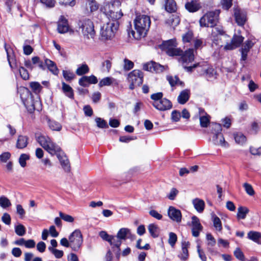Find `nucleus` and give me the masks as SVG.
Wrapping results in <instances>:
<instances>
[{"label": "nucleus", "mask_w": 261, "mask_h": 261, "mask_svg": "<svg viewBox=\"0 0 261 261\" xmlns=\"http://www.w3.org/2000/svg\"><path fill=\"white\" fill-rule=\"evenodd\" d=\"M219 11H211L206 13L199 20L201 27H211V40L216 45H220V40L223 36L224 32L222 27L216 26L218 20Z\"/></svg>", "instance_id": "1"}, {"label": "nucleus", "mask_w": 261, "mask_h": 261, "mask_svg": "<svg viewBox=\"0 0 261 261\" xmlns=\"http://www.w3.org/2000/svg\"><path fill=\"white\" fill-rule=\"evenodd\" d=\"M150 23V18L148 15H137L134 20L135 28L137 34L133 31L131 33L133 37L138 40L142 37H145L149 29Z\"/></svg>", "instance_id": "2"}, {"label": "nucleus", "mask_w": 261, "mask_h": 261, "mask_svg": "<svg viewBox=\"0 0 261 261\" xmlns=\"http://www.w3.org/2000/svg\"><path fill=\"white\" fill-rule=\"evenodd\" d=\"M121 4L119 0L105 3L101 8V11L110 20H112L111 22L118 21L123 16L120 9Z\"/></svg>", "instance_id": "3"}, {"label": "nucleus", "mask_w": 261, "mask_h": 261, "mask_svg": "<svg viewBox=\"0 0 261 261\" xmlns=\"http://www.w3.org/2000/svg\"><path fill=\"white\" fill-rule=\"evenodd\" d=\"M36 139L39 145L51 155H54L60 150V147L46 135H37L36 136Z\"/></svg>", "instance_id": "4"}, {"label": "nucleus", "mask_w": 261, "mask_h": 261, "mask_svg": "<svg viewBox=\"0 0 261 261\" xmlns=\"http://www.w3.org/2000/svg\"><path fill=\"white\" fill-rule=\"evenodd\" d=\"M118 21H110L104 24L100 30V39L103 41L110 40L113 38L118 29Z\"/></svg>", "instance_id": "5"}, {"label": "nucleus", "mask_w": 261, "mask_h": 261, "mask_svg": "<svg viewBox=\"0 0 261 261\" xmlns=\"http://www.w3.org/2000/svg\"><path fill=\"white\" fill-rule=\"evenodd\" d=\"M79 29L81 30L84 37L88 39H93L95 31L93 22L90 19H84L78 22Z\"/></svg>", "instance_id": "6"}, {"label": "nucleus", "mask_w": 261, "mask_h": 261, "mask_svg": "<svg viewBox=\"0 0 261 261\" xmlns=\"http://www.w3.org/2000/svg\"><path fill=\"white\" fill-rule=\"evenodd\" d=\"M177 43L175 38L164 41L161 45L162 48L170 56H180L182 50L177 47Z\"/></svg>", "instance_id": "7"}, {"label": "nucleus", "mask_w": 261, "mask_h": 261, "mask_svg": "<svg viewBox=\"0 0 261 261\" xmlns=\"http://www.w3.org/2000/svg\"><path fill=\"white\" fill-rule=\"evenodd\" d=\"M70 247L72 250L77 251L82 247L83 238L81 231L75 229L69 237Z\"/></svg>", "instance_id": "8"}, {"label": "nucleus", "mask_w": 261, "mask_h": 261, "mask_svg": "<svg viewBox=\"0 0 261 261\" xmlns=\"http://www.w3.org/2000/svg\"><path fill=\"white\" fill-rule=\"evenodd\" d=\"M128 81L130 83L129 89H134L139 86L143 82V72L139 70H134L128 74Z\"/></svg>", "instance_id": "9"}, {"label": "nucleus", "mask_w": 261, "mask_h": 261, "mask_svg": "<svg viewBox=\"0 0 261 261\" xmlns=\"http://www.w3.org/2000/svg\"><path fill=\"white\" fill-rule=\"evenodd\" d=\"M255 42L256 41L255 39L251 38L246 40L242 45V47L240 49V51L241 53V61H245L246 60L248 52L254 46Z\"/></svg>", "instance_id": "10"}, {"label": "nucleus", "mask_w": 261, "mask_h": 261, "mask_svg": "<svg viewBox=\"0 0 261 261\" xmlns=\"http://www.w3.org/2000/svg\"><path fill=\"white\" fill-rule=\"evenodd\" d=\"M63 169L66 172L70 171V165L67 156L60 148V150L55 153Z\"/></svg>", "instance_id": "11"}, {"label": "nucleus", "mask_w": 261, "mask_h": 261, "mask_svg": "<svg viewBox=\"0 0 261 261\" xmlns=\"http://www.w3.org/2000/svg\"><path fill=\"white\" fill-rule=\"evenodd\" d=\"M152 105L156 109L162 111L170 110L172 106L171 102L166 98H162L160 101L153 102Z\"/></svg>", "instance_id": "12"}, {"label": "nucleus", "mask_w": 261, "mask_h": 261, "mask_svg": "<svg viewBox=\"0 0 261 261\" xmlns=\"http://www.w3.org/2000/svg\"><path fill=\"white\" fill-rule=\"evenodd\" d=\"M244 38L241 35H234L231 39V42L226 44L224 46L226 50H232L239 47L243 42Z\"/></svg>", "instance_id": "13"}, {"label": "nucleus", "mask_w": 261, "mask_h": 261, "mask_svg": "<svg viewBox=\"0 0 261 261\" xmlns=\"http://www.w3.org/2000/svg\"><path fill=\"white\" fill-rule=\"evenodd\" d=\"M234 16L236 21L239 25H243L247 20L246 12L239 8L234 9Z\"/></svg>", "instance_id": "14"}, {"label": "nucleus", "mask_w": 261, "mask_h": 261, "mask_svg": "<svg viewBox=\"0 0 261 261\" xmlns=\"http://www.w3.org/2000/svg\"><path fill=\"white\" fill-rule=\"evenodd\" d=\"M143 69L151 72H161L165 69V67L156 62L151 61L143 65Z\"/></svg>", "instance_id": "15"}, {"label": "nucleus", "mask_w": 261, "mask_h": 261, "mask_svg": "<svg viewBox=\"0 0 261 261\" xmlns=\"http://www.w3.org/2000/svg\"><path fill=\"white\" fill-rule=\"evenodd\" d=\"M169 217L174 221L179 223L181 220V214L180 210L173 206H169L168 210Z\"/></svg>", "instance_id": "16"}, {"label": "nucleus", "mask_w": 261, "mask_h": 261, "mask_svg": "<svg viewBox=\"0 0 261 261\" xmlns=\"http://www.w3.org/2000/svg\"><path fill=\"white\" fill-rule=\"evenodd\" d=\"M192 220V235L195 237H197L199 235L200 231L202 230V226L199 222V220L197 217L193 216Z\"/></svg>", "instance_id": "17"}, {"label": "nucleus", "mask_w": 261, "mask_h": 261, "mask_svg": "<svg viewBox=\"0 0 261 261\" xmlns=\"http://www.w3.org/2000/svg\"><path fill=\"white\" fill-rule=\"evenodd\" d=\"M98 82L97 77L91 75L90 76H84L79 79V84L80 85L86 87L90 84H95Z\"/></svg>", "instance_id": "18"}, {"label": "nucleus", "mask_w": 261, "mask_h": 261, "mask_svg": "<svg viewBox=\"0 0 261 261\" xmlns=\"http://www.w3.org/2000/svg\"><path fill=\"white\" fill-rule=\"evenodd\" d=\"M180 56H181L180 61L183 63L191 62L194 60V49L190 48L185 51L184 54L182 52Z\"/></svg>", "instance_id": "19"}, {"label": "nucleus", "mask_w": 261, "mask_h": 261, "mask_svg": "<svg viewBox=\"0 0 261 261\" xmlns=\"http://www.w3.org/2000/svg\"><path fill=\"white\" fill-rule=\"evenodd\" d=\"M213 141L216 145L220 146L222 147L227 148L228 147V143L225 141L222 133H216L213 137Z\"/></svg>", "instance_id": "20"}, {"label": "nucleus", "mask_w": 261, "mask_h": 261, "mask_svg": "<svg viewBox=\"0 0 261 261\" xmlns=\"http://www.w3.org/2000/svg\"><path fill=\"white\" fill-rule=\"evenodd\" d=\"M69 30V25L67 20L63 16H61L59 20L58 24V31L61 34L65 33Z\"/></svg>", "instance_id": "21"}, {"label": "nucleus", "mask_w": 261, "mask_h": 261, "mask_svg": "<svg viewBox=\"0 0 261 261\" xmlns=\"http://www.w3.org/2000/svg\"><path fill=\"white\" fill-rule=\"evenodd\" d=\"M186 9L190 12L198 11L201 8L200 3L198 0H192L185 4Z\"/></svg>", "instance_id": "22"}, {"label": "nucleus", "mask_w": 261, "mask_h": 261, "mask_svg": "<svg viewBox=\"0 0 261 261\" xmlns=\"http://www.w3.org/2000/svg\"><path fill=\"white\" fill-rule=\"evenodd\" d=\"M6 50L7 54V59L9 64V65L11 69L15 72V70H18L19 67H21L19 64L17 62L14 55L13 54L10 55L9 50L6 48Z\"/></svg>", "instance_id": "23"}, {"label": "nucleus", "mask_w": 261, "mask_h": 261, "mask_svg": "<svg viewBox=\"0 0 261 261\" xmlns=\"http://www.w3.org/2000/svg\"><path fill=\"white\" fill-rule=\"evenodd\" d=\"M190 245V243L188 241H182V251L178 255V257L182 261H186L189 257L188 248Z\"/></svg>", "instance_id": "24"}, {"label": "nucleus", "mask_w": 261, "mask_h": 261, "mask_svg": "<svg viewBox=\"0 0 261 261\" xmlns=\"http://www.w3.org/2000/svg\"><path fill=\"white\" fill-rule=\"evenodd\" d=\"M44 64L46 66L47 69L54 75H58L59 73V69L57 68L56 63L51 60L45 59L44 60Z\"/></svg>", "instance_id": "25"}, {"label": "nucleus", "mask_w": 261, "mask_h": 261, "mask_svg": "<svg viewBox=\"0 0 261 261\" xmlns=\"http://www.w3.org/2000/svg\"><path fill=\"white\" fill-rule=\"evenodd\" d=\"M203 72L201 74H205L208 80H212L216 77V72L212 67H207L206 65L202 67Z\"/></svg>", "instance_id": "26"}, {"label": "nucleus", "mask_w": 261, "mask_h": 261, "mask_svg": "<svg viewBox=\"0 0 261 261\" xmlns=\"http://www.w3.org/2000/svg\"><path fill=\"white\" fill-rule=\"evenodd\" d=\"M247 237L249 240L261 244V232L255 231H250L247 234Z\"/></svg>", "instance_id": "27"}, {"label": "nucleus", "mask_w": 261, "mask_h": 261, "mask_svg": "<svg viewBox=\"0 0 261 261\" xmlns=\"http://www.w3.org/2000/svg\"><path fill=\"white\" fill-rule=\"evenodd\" d=\"M23 103L25 105L26 108L28 109L30 113H32L36 108V106L37 105H39L40 102L39 101L36 100L35 102H33L32 98L25 100L23 101Z\"/></svg>", "instance_id": "28"}, {"label": "nucleus", "mask_w": 261, "mask_h": 261, "mask_svg": "<svg viewBox=\"0 0 261 261\" xmlns=\"http://www.w3.org/2000/svg\"><path fill=\"white\" fill-rule=\"evenodd\" d=\"M190 91L188 89L182 91L177 97L178 102L180 104H185L189 99Z\"/></svg>", "instance_id": "29"}, {"label": "nucleus", "mask_w": 261, "mask_h": 261, "mask_svg": "<svg viewBox=\"0 0 261 261\" xmlns=\"http://www.w3.org/2000/svg\"><path fill=\"white\" fill-rule=\"evenodd\" d=\"M192 203L197 212L201 213L204 209L205 203L203 200L195 198L193 200Z\"/></svg>", "instance_id": "30"}, {"label": "nucleus", "mask_w": 261, "mask_h": 261, "mask_svg": "<svg viewBox=\"0 0 261 261\" xmlns=\"http://www.w3.org/2000/svg\"><path fill=\"white\" fill-rule=\"evenodd\" d=\"M62 89L65 95L70 98H73L74 94L72 88L69 85L66 84L65 82L62 83Z\"/></svg>", "instance_id": "31"}, {"label": "nucleus", "mask_w": 261, "mask_h": 261, "mask_svg": "<svg viewBox=\"0 0 261 261\" xmlns=\"http://www.w3.org/2000/svg\"><path fill=\"white\" fill-rule=\"evenodd\" d=\"M28 143V138L27 136L20 135L18 137L16 147L19 149L25 148Z\"/></svg>", "instance_id": "32"}, {"label": "nucleus", "mask_w": 261, "mask_h": 261, "mask_svg": "<svg viewBox=\"0 0 261 261\" xmlns=\"http://www.w3.org/2000/svg\"><path fill=\"white\" fill-rule=\"evenodd\" d=\"M165 10L170 13L175 12L176 10V4L174 0H166L165 3Z\"/></svg>", "instance_id": "33"}, {"label": "nucleus", "mask_w": 261, "mask_h": 261, "mask_svg": "<svg viewBox=\"0 0 261 261\" xmlns=\"http://www.w3.org/2000/svg\"><path fill=\"white\" fill-rule=\"evenodd\" d=\"M130 234V230L127 228H122L119 230L117 233L118 238L121 240H125L126 239L127 237Z\"/></svg>", "instance_id": "34"}, {"label": "nucleus", "mask_w": 261, "mask_h": 261, "mask_svg": "<svg viewBox=\"0 0 261 261\" xmlns=\"http://www.w3.org/2000/svg\"><path fill=\"white\" fill-rule=\"evenodd\" d=\"M148 229L152 237L156 238L159 236L160 229L157 225L154 224H150L148 226Z\"/></svg>", "instance_id": "35"}, {"label": "nucleus", "mask_w": 261, "mask_h": 261, "mask_svg": "<svg viewBox=\"0 0 261 261\" xmlns=\"http://www.w3.org/2000/svg\"><path fill=\"white\" fill-rule=\"evenodd\" d=\"M167 80L172 87H173L175 85H183V83L180 81L179 79L177 76H167Z\"/></svg>", "instance_id": "36"}, {"label": "nucleus", "mask_w": 261, "mask_h": 261, "mask_svg": "<svg viewBox=\"0 0 261 261\" xmlns=\"http://www.w3.org/2000/svg\"><path fill=\"white\" fill-rule=\"evenodd\" d=\"M109 243L111 245L117 247L119 251H120V246H121L122 242L119 238H117V236H111Z\"/></svg>", "instance_id": "37"}, {"label": "nucleus", "mask_w": 261, "mask_h": 261, "mask_svg": "<svg viewBox=\"0 0 261 261\" xmlns=\"http://www.w3.org/2000/svg\"><path fill=\"white\" fill-rule=\"evenodd\" d=\"M89 71L88 65L86 64L80 65L76 70L75 73L78 75H82L87 73Z\"/></svg>", "instance_id": "38"}, {"label": "nucleus", "mask_w": 261, "mask_h": 261, "mask_svg": "<svg viewBox=\"0 0 261 261\" xmlns=\"http://www.w3.org/2000/svg\"><path fill=\"white\" fill-rule=\"evenodd\" d=\"M249 211V209L246 207H239L238 209V217L242 219H245Z\"/></svg>", "instance_id": "39"}, {"label": "nucleus", "mask_w": 261, "mask_h": 261, "mask_svg": "<svg viewBox=\"0 0 261 261\" xmlns=\"http://www.w3.org/2000/svg\"><path fill=\"white\" fill-rule=\"evenodd\" d=\"M234 138L236 142L240 145H243L246 141V137L241 133L234 134Z\"/></svg>", "instance_id": "40"}, {"label": "nucleus", "mask_w": 261, "mask_h": 261, "mask_svg": "<svg viewBox=\"0 0 261 261\" xmlns=\"http://www.w3.org/2000/svg\"><path fill=\"white\" fill-rule=\"evenodd\" d=\"M114 81V79L111 77H106L101 80L98 84L100 87L110 86Z\"/></svg>", "instance_id": "41"}, {"label": "nucleus", "mask_w": 261, "mask_h": 261, "mask_svg": "<svg viewBox=\"0 0 261 261\" xmlns=\"http://www.w3.org/2000/svg\"><path fill=\"white\" fill-rule=\"evenodd\" d=\"M14 228L15 233L18 236H23L26 233L25 227L21 224L15 225Z\"/></svg>", "instance_id": "42"}, {"label": "nucleus", "mask_w": 261, "mask_h": 261, "mask_svg": "<svg viewBox=\"0 0 261 261\" xmlns=\"http://www.w3.org/2000/svg\"><path fill=\"white\" fill-rule=\"evenodd\" d=\"M11 203L10 200L5 196H2L0 197V206L3 208H6L7 207L11 206Z\"/></svg>", "instance_id": "43"}, {"label": "nucleus", "mask_w": 261, "mask_h": 261, "mask_svg": "<svg viewBox=\"0 0 261 261\" xmlns=\"http://www.w3.org/2000/svg\"><path fill=\"white\" fill-rule=\"evenodd\" d=\"M193 38V33L191 31H188L182 35V40L184 43H189Z\"/></svg>", "instance_id": "44"}, {"label": "nucleus", "mask_w": 261, "mask_h": 261, "mask_svg": "<svg viewBox=\"0 0 261 261\" xmlns=\"http://www.w3.org/2000/svg\"><path fill=\"white\" fill-rule=\"evenodd\" d=\"M63 76L66 81H71L73 80L75 75L74 73L70 70H63Z\"/></svg>", "instance_id": "45"}, {"label": "nucleus", "mask_w": 261, "mask_h": 261, "mask_svg": "<svg viewBox=\"0 0 261 261\" xmlns=\"http://www.w3.org/2000/svg\"><path fill=\"white\" fill-rule=\"evenodd\" d=\"M169 25L174 27L179 23V19L176 16L170 17L166 21Z\"/></svg>", "instance_id": "46"}, {"label": "nucleus", "mask_w": 261, "mask_h": 261, "mask_svg": "<svg viewBox=\"0 0 261 261\" xmlns=\"http://www.w3.org/2000/svg\"><path fill=\"white\" fill-rule=\"evenodd\" d=\"M213 221L214 226L215 227V229L219 231H221L222 229V226L220 218L215 216L213 217Z\"/></svg>", "instance_id": "47"}, {"label": "nucleus", "mask_w": 261, "mask_h": 261, "mask_svg": "<svg viewBox=\"0 0 261 261\" xmlns=\"http://www.w3.org/2000/svg\"><path fill=\"white\" fill-rule=\"evenodd\" d=\"M200 123L201 127H206L210 123L209 116L207 115L200 116Z\"/></svg>", "instance_id": "48"}, {"label": "nucleus", "mask_w": 261, "mask_h": 261, "mask_svg": "<svg viewBox=\"0 0 261 261\" xmlns=\"http://www.w3.org/2000/svg\"><path fill=\"white\" fill-rule=\"evenodd\" d=\"M234 256L240 260L245 261V258L243 252L240 248H237L233 252Z\"/></svg>", "instance_id": "49"}, {"label": "nucleus", "mask_w": 261, "mask_h": 261, "mask_svg": "<svg viewBox=\"0 0 261 261\" xmlns=\"http://www.w3.org/2000/svg\"><path fill=\"white\" fill-rule=\"evenodd\" d=\"M48 250L55 255L57 258H60L62 257L64 255V252L63 251L55 249L51 247H49Z\"/></svg>", "instance_id": "50"}, {"label": "nucleus", "mask_w": 261, "mask_h": 261, "mask_svg": "<svg viewBox=\"0 0 261 261\" xmlns=\"http://www.w3.org/2000/svg\"><path fill=\"white\" fill-rule=\"evenodd\" d=\"M41 163L43 166L42 169L44 170H46L47 169L51 168L53 166V163L48 158L42 159Z\"/></svg>", "instance_id": "51"}, {"label": "nucleus", "mask_w": 261, "mask_h": 261, "mask_svg": "<svg viewBox=\"0 0 261 261\" xmlns=\"http://www.w3.org/2000/svg\"><path fill=\"white\" fill-rule=\"evenodd\" d=\"M49 126L53 130L60 131L62 128V125L55 121H50Z\"/></svg>", "instance_id": "52"}, {"label": "nucleus", "mask_w": 261, "mask_h": 261, "mask_svg": "<svg viewBox=\"0 0 261 261\" xmlns=\"http://www.w3.org/2000/svg\"><path fill=\"white\" fill-rule=\"evenodd\" d=\"M32 63L34 64H38V67L42 70L45 69V65L43 62L40 60L38 57H34L32 58Z\"/></svg>", "instance_id": "53"}, {"label": "nucleus", "mask_w": 261, "mask_h": 261, "mask_svg": "<svg viewBox=\"0 0 261 261\" xmlns=\"http://www.w3.org/2000/svg\"><path fill=\"white\" fill-rule=\"evenodd\" d=\"M19 71L20 75L24 80H28L29 79V74L26 69L23 67H19Z\"/></svg>", "instance_id": "54"}, {"label": "nucleus", "mask_w": 261, "mask_h": 261, "mask_svg": "<svg viewBox=\"0 0 261 261\" xmlns=\"http://www.w3.org/2000/svg\"><path fill=\"white\" fill-rule=\"evenodd\" d=\"M29 155L27 154H21L19 158V163L22 167H24L26 166V161L29 160Z\"/></svg>", "instance_id": "55"}, {"label": "nucleus", "mask_w": 261, "mask_h": 261, "mask_svg": "<svg viewBox=\"0 0 261 261\" xmlns=\"http://www.w3.org/2000/svg\"><path fill=\"white\" fill-rule=\"evenodd\" d=\"M59 216L62 219L67 222H73L74 220L72 216L65 214L61 212H59Z\"/></svg>", "instance_id": "56"}, {"label": "nucleus", "mask_w": 261, "mask_h": 261, "mask_svg": "<svg viewBox=\"0 0 261 261\" xmlns=\"http://www.w3.org/2000/svg\"><path fill=\"white\" fill-rule=\"evenodd\" d=\"M95 120L97 126L98 127L103 128L108 127L106 121L105 120L101 119V118L97 117L95 118Z\"/></svg>", "instance_id": "57"}, {"label": "nucleus", "mask_w": 261, "mask_h": 261, "mask_svg": "<svg viewBox=\"0 0 261 261\" xmlns=\"http://www.w3.org/2000/svg\"><path fill=\"white\" fill-rule=\"evenodd\" d=\"M207 244L210 247H213L216 244V240L211 233H207L206 235Z\"/></svg>", "instance_id": "58"}, {"label": "nucleus", "mask_w": 261, "mask_h": 261, "mask_svg": "<svg viewBox=\"0 0 261 261\" xmlns=\"http://www.w3.org/2000/svg\"><path fill=\"white\" fill-rule=\"evenodd\" d=\"M11 156V154L9 152H4L0 154V162L2 163H7Z\"/></svg>", "instance_id": "59"}, {"label": "nucleus", "mask_w": 261, "mask_h": 261, "mask_svg": "<svg viewBox=\"0 0 261 261\" xmlns=\"http://www.w3.org/2000/svg\"><path fill=\"white\" fill-rule=\"evenodd\" d=\"M30 86L35 92H39L40 91L42 88V86L41 85L38 83L36 82H33L30 83Z\"/></svg>", "instance_id": "60"}, {"label": "nucleus", "mask_w": 261, "mask_h": 261, "mask_svg": "<svg viewBox=\"0 0 261 261\" xmlns=\"http://www.w3.org/2000/svg\"><path fill=\"white\" fill-rule=\"evenodd\" d=\"M243 187L245 189L246 192L250 196H252L254 194V191L250 184L248 183H244Z\"/></svg>", "instance_id": "61"}, {"label": "nucleus", "mask_w": 261, "mask_h": 261, "mask_svg": "<svg viewBox=\"0 0 261 261\" xmlns=\"http://www.w3.org/2000/svg\"><path fill=\"white\" fill-rule=\"evenodd\" d=\"M232 0H221V5L222 8L226 10H228L232 6Z\"/></svg>", "instance_id": "62"}, {"label": "nucleus", "mask_w": 261, "mask_h": 261, "mask_svg": "<svg viewBox=\"0 0 261 261\" xmlns=\"http://www.w3.org/2000/svg\"><path fill=\"white\" fill-rule=\"evenodd\" d=\"M177 241V236L173 232H170L168 243L171 246L173 247Z\"/></svg>", "instance_id": "63"}, {"label": "nucleus", "mask_w": 261, "mask_h": 261, "mask_svg": "<svg viewBox=\"0 0 261 261\" xmlns=\"http://www.w3.org/2000/svg\"><path fill=\"white\" fill-rule=\"evenodd\" d=\"M102 66L103 71L109 72L112 66V63L110 60H107L102 63Z\"/></svg>", "instance_id": "64"}]
</instances>
